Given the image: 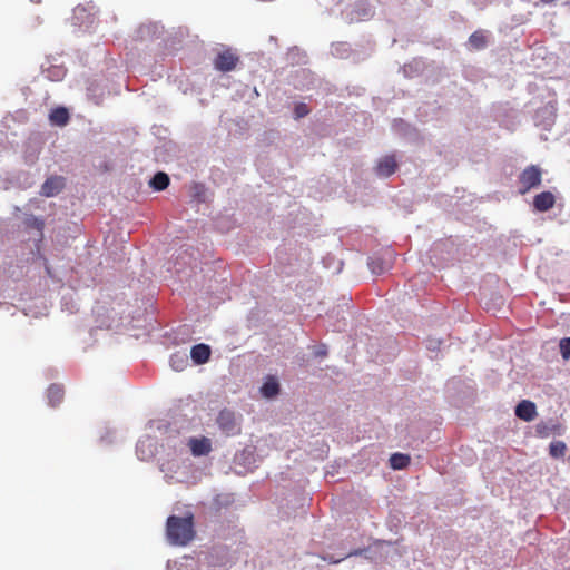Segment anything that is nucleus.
<instances>
[{
    "mask_svg": "<svg viewBox=\"0 0 570 570\" xmlns=\"http://www.w3.org/2000/svg\"><path fill=\"white\" fill-rule=\"evenodd\" d=\"M554 204L556 197L551 191H542L533 198V207L538 212H548Z\"/></svg>",
    "mask_w": 570,
    "mask_h": 570,
    "instance_id": "obj_8",
    "label": "nucleus"
},
{
    "mask_svg": "<svg viewBox=\"0 0 570 570\" xmlns=\"http://www.w3.org/2000/svg\"><path fill=\"white\" fill-rule=\"evenodd\" d=\"M261 392L265 397H274L279 393V384L276 377L268 376L261 387Z\"/></svg>",
    "mask_w": 570,
    "mask_h": 570,
    "instance_id": "obj_12",
    "label": "nucleus"
},
{
    "mask_svg": "<svg viewBox=\"0 0 570 570\" xmlns=\"http://www.w3.org/2000/svg\"><path fill=\"white\" fill-rule=\"evenodd\" d=\"M169 177L166 173H163V171H159L157 173L153 179L150 180V186L155 189V190H164L168 187L169 185Z\"/></svg>",
    "mask_w": 570,
    "mask_h": 570,
    "instance_id": "obj_15",
    "label": "nucleus"
},
{
    "mask_svg": "<svg viewBox=\"0 0 570 570\" xmlns=\"http://www.w3.org/2000/svg\"><path fill=\"white\" fill-rule=\"evenodd\" d=\"M542 180V170L537 165H530L525 167L519 175V193L521 195L527 194L532 188L540 186Z\"/></svg>",
    "mask_w": 570,
    "mask_h": 570,
    "instance_id": "obj_2",
    "label": "nucleus"
},
{
    "mask_svg": "<svg viewBox=\"0 0 570 570\" xmlns=\"http://www.w3.org/2000/svg\"><path fill=\"white\" fill-rule=\"evenodd\" d=\"M567 446L562 441L550 443L549 453L552 458H562L566 454Z\"/></svg>",
    "mask_w": 570,
    "mask_h": 570,
    "instance_id": "obj_18",
    "label": "nucleus"
},
{
    "mask_svg": "<svg viewBox=\"0 0 570 570\" xmlns=\"http://www.w3.org/2000/svg\"><path fill=\"white\" fill-rule=\"evenodd\" d=\"M515 415L525 422L534 420L537 416L535 404L528 400L521 401L515 407Z\"/></svg>",
    "mask_w": 570,
    "mask_h": 570,
    "instance_id": "obj_9",
    "label": "nucleus"
},
{
    "mask_svg": "<svg viewBox=\"0 0 570 570\" xmlns=\"http://www.w3.org/2000/svg\"><path fill=\"white\" fill-rule=\"evenodd\" d=\"M170 365L175 371H183L188 365V356L185 353H175L170 356Z\"/></svg>",
    "mask_w": 570,
    "mask_h": 570,
    "instance_id": "obj_16",
    "label": "nucleus"
},
{
    "mask_svg": "<svg viewBox=\"0 0 570 570\" xmlns=\"http://www.w3.org/2000/svg\"><path fill=\"white\" fill-rule=\"evenodd\" d=\"M560 352L564 360H570V337L560 341Z\"/></svg>",
    "mask_w": 570,
    "mask_h": 570,
    "instance_id": "obj_20",
    "label": "nucleus"
},
{
    "mask_svg": "<svg viewBox=\"0 0 570 570\" xmlns=\"http://www.w3.org/2000/svg\"><path fill=\"white\" fill-rule=\"evenodd\" d=\"M63 389L60 385L52 384L47 390V397L51 406H57L63 399Z\"/></svg>",
    "mask_w": 570,
    "mask_h": 570,
    "instance_id": "obj_13",
    "label": "nucleus"
},
{
    "mask_svg": "<svg viewBox=\"0 0 570 570\" xmlns=\"http://www.w3.org/2000/svg\"><path fill=\"white\" fill-rule=\"evenodd\" d=\"M397 168L396 159L393 155H387L379 160L376 165V174L382 177H389L395 173Z\"/></svg>",
    "mask_w": 570,
    "mask_h": 570,
    "instance_id": "obj_7",
    "label": "nucleus"
},
{
    "mask_svg": "<svg viewBox=\"0 0 570 570\" xmlns=\"http://www.w3.org/2000/svg\"><path fill=\"white\" fill-rule=\"evenodd\" d=\"M65 187V178L61 176H51L41 186L40 194L45 197L58 195Z\"/></svg>",
    "mask_w": 570,
    "mask_h": 570,
    "instance_id": "obj_5",
    "label": "nucleus"
},
{
    "mask_svg": "<svg viewBox=\"0 0 570 570\" xmlns=\"http://www.w3.org/2000/svg\"><path fill=\"white\" fill-rule=\"evenodd\" d=\"M166 533L171 544H188L195 537L193 514H188L184 518L170 515L166 522Z\"/></svg>",
    "mask_w": 570,
    "mask_h": 570,
    "instance_id": "obj_1",
    "label": "nucleus"
},
{
    "mask_svg": "<svg viewBox=\"0 0 570 570\" xmlns=\"http://www.w3.org/2000/svg\"><path fill=\"white\" fill-rule=\"evenodd\" d=\"M309 114V108L306 104L299 102L294 108V115L296 119L303 118Z\"/></svg>",
    "mask_w": 570,
    "mask_h": 570,
    "instance_id": "obj_19",
    "label": "nucleus"
},
{
    "mask_svg": "<svg viewBox=\"0 0 570 570\" xmlns=\"http://www.w3.org/2000/svg\"><path fill=\"white\" fill-rule=\"evenodd\" d=\"M190 357L196 364H205L210 357V347L206 344H197L191 347Z\"/></svg>",
    "mask_w": 570,
    "mask_h": 570,
    "instance_id": "obj_10",
    "label": "nucleus"
},
{
    "mask_svg": "<svg viewBox=\"0 0 570 570\" xmlns=\"http://www.w3.org/2000/svg\"><path fill=\"white\" fill-rule=\"evenodd\" d=\"M411 462V458L403 453H393L390 458V465L393 470H403Z\"/></svg>",
    "mask_w": 570,
    "mask_h": 570,
    "instance_id": "obj_14",
    "label": "nucleus"
},
{
    "mask_svg": "<svg viewBox=\"0 0 570 570\" xmlns=\"http://www.w3.org/2000/svg\"><path fill=\"white\" fill-rule=\"evenodd\" d=\"M542 3L544 4H551L553 3L556 0H540Z\"/></svg>",
    "mask_w": 570,
    "mask_h": 570,
    "instance_id": "obj_23",
    "label": "nucleus"
},
{
    "mask_svg": "<svg viewBox=\"0 0 570 570\" xmlns=\"http://www.w3.org/2000/svg\"><path fill=\"white\" fill-rule=\"evenodd\" d=\"M29 226L41 232L45 227V222L40 218L32 217L29 219Z\"/></svg>",
    "mask_w": 570,
    "mask_h": 570,
    "instance_id": "obj_21",
    "label": "nucleus"
},
{
    "mask_svg": "<svg viewBox=\"0 0 570 570\" xmlns=\"http://www.w3.org/2000/svg\"><path fill=\"white\" fill-rule=\"evenodd\" d=\"M142 445H144V442H140V443L138 444V446H137V452H139L140 446H142Z\"/></svg>",
    "mask_w": 570,
    "mask_h": 570,
    "instance_id": "obj_24",
    "label": "nucleus"
},
{
    "mask_svg": "<svg viewBox=\"0 0 570 570\" xmlns=\"http://www.w3.org/2000/svg\"><path fill=\"white\" fill-rule=\"evenodd\" d=\"M188 446L194 456H203L212 452V441L206 436L190 438Z\"/></svg>",
    "mask_w": 570,
    "mask_h": 570,
    "instance_id": "obj_6",
    "label": "nucleus"
},
{
    "mask_svg": "<svg viewBox=\"0 0 570 570\" xmlns=\"http://www.w3.org/2000/svg\"><path fill=\"white\" fill-rule=\"evenodd\" d=\"M49 120L56 126H66L70 120V115L67 108L56 107L49 114Z\"/></svg>",
    "mask_w": 570,
    "mask_h": 570,
    "instance_id": "obj_11",
    "label": "nucleus"
},
{
    "mask_svg": "<svg viewBox=\"0 0 570 570\" xmlns=\"http://www.w3.org/2000/svg\"><path fill=\"white\" fill-rule=\"evenodd\" d=\"M216 423L226 436L240 434V423L238 422L235 413L230 410H222L217 415Z\"/></svg>",
    "mask_w": 570,
    "mask_h": 570,
    "instance_id": "obj_3",
    "label": "nucleus"
},
{
    "mask_svg": "<svg viewBox=\"0 0 570 570\" xmlns=\"http://www.w3.org/2000/svg\"><path fill=\"white\" fill-rule=\"evenodd\" d=\"M370 266H371L372 272L375 273V274H381L384 271V268L381 265V262L379 259H373L370 263Z\"/></svg>",
    "mask_w": 570,
    "mask_h": 570,
    "instance_id": "obj_22",
    "label": "nucleus"
},
{
    "mask_svg": "<svg viewBox=\"0 0 570 570\" xmlns=\"http://www.w3.org/2000/svg\"><path fill=\"white\" fill-rule=\"evenodd\" d=\"M238 62L239 57L230 49H225L215 57L214 67L222 72H228L234 70Z\"/></svg>",
    "mask_w": 570,
    "mask_h": 570,
    "instance_id": "obj_4",
    "label": "nucleus"
},
{
    "mask_svg": "<svg viewBox=\"0 0 570 570\" xmlns=\"http://www.w3.org/2000/svg\"><path fill=\"white\" fill-rule=\"evenodd\" d=\"M469 43L474 49H478V50L483 49L487 45V37L484 36L483 31H481V30L474 31L469 37Z\"/></svg>",
    "mask_w": 570,
    "mask_h": 570,
    "instance_id": "obj_17",
    "label": "nucleus"
}]
</instances>
